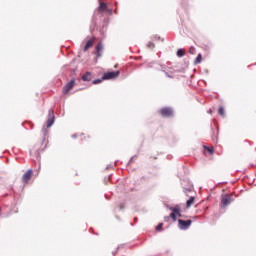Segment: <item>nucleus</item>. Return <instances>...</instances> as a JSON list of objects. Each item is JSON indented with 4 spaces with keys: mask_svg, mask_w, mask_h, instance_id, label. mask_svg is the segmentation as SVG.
<instances>
[{
    "mask_svg": "<svg viewBox=\"0 0 256 256\" xmlns=\"http://www.w3.org/2000/svg\"><path fill=\"white\" fill-rule=\"evenodd\" d=\"M43 137L40 142L37 144V149L39 151H45L47 149V145H49V135L47 134V129L42 130Z\"/></svg>",
    "mask_w": 256,
    "mask_h": 256,
    "instance_id": "f257e3e1",
    "label": "nucleus"
},
{
    "mask_svg": "<svg viewBox=\"0 0 256 256\" xmlns=\"http://www.w3.org/2000/svg\"><path fill=\"white\" fill-rule=\"evenodd\" d=\"M191 223H193L192 220L178 219V227L179 229H182V230L189 229V227H191Z\"/></svg>",
    "mask_w": 256,
    "mask_h": 256,
    "instance_id": "f03ea898",
    "label": "nucleus"
},
{
    "mask_svg": "<svg viewBox=\"0 0 256 256\" xmlns=\"http://www.w3.org/2000/svg\"><path fill=\"white\" fill-rule=\"evenodd\" d=\"M158 113L162 116V117H173V109L169 108V107H165V108H161Z\"/></svg>",
    "mask_w": 256,
    "mask_h": 256,
    "instance_id": "7ed1b4c3",
    "label": "nucleus"
},
{
    "mask_svg": "<svg viewBox=\"0 0 256 256\" xmlns=\"http://www.w3.org/2000/svg\"><path fill=\"white\" fill-rule=\"evenodd\" d=\"M233 201V196L231 195H223L221 199V207H227Z\"/></svg>",
    "mask_w": 256,
    "mask_h": 256,
    "instance_id": "20e7f679",
    "label": "nucleus"
},
{
    "mask_svg": "<svg viewBox=\"0 0 256 256\" xmlns=\"http://www.w3.org/2000/svg\"><path fill=\"white\" fill-rule=\"evenodd\" d=\"M33 177V169H29L28 171H26V173H24V175L22 176V182L23 183H29V181H31V178Z\"/></svg>",
    "mask_w": 256,
    "mask_h": 256,
    "instance_id": "39448f33",
    "label": "nucleus"
},
{
    "mask_svg": "<svg viewBox=\"0 0 256 256\" xmlns=\"http://www.w3.org/2000/svg\"><path fill=\"white\" fill-rule=\"evenodd\" d=\"M73 87H75V79H72L70 82H68L64 88H63V94L67 95V93H69V91H71V89H73Z\"/></svg>",
    "mask_w": 256,
    "mask_h": 256,
    "instance_id": "423d86ee",
    "label": "nucleus"
},
{
    "mask_svg": "<svg viewBox=\"0 0 256 256\" xmlns=\"http://www.w3.org/2000/svg\"><path fill=\"white\" fill-rule=\"evenodd\" d=\"M116 77H119V71L107 72L102 76V79L105 81L107 79H115Z\"/></svg>",
    "mask_w": 256,
    "mask_h": 256,
    "instance_id": "0eeeda50",
    "label": "nucleus"
},
{
    "mask_svg": "<svg viewBox=\"0 0 256 256\" xmlns=\"http://www.w3.org/2000/svg\"><path fill=\"white\" fill-rule=\"evenodd\" d=\"M55 123V116L53 110H49V119L46 122V127L49 129Z\"/></svg>",
    "mask_w": 256,
    "mask_h": 256,
    "instance_id": "6e6552de",
    "label": "nucleus"
},
{
    "mask_svg": "<svg viewBox=\"0 0 256 256\" xmlns=\"http://www.w3.org/2000/svg\"><path fill=\"white\" fill-rule=\"evenodd\" d=\"M170 211H172V213L176 214L178 217H181V206L176 205L174 207H170Z\"/></svg>",
    "mask_w": 256,
    "mask_h": 256,
    "instance_id": "1a4fd4ad",
    "label": "nucleus"
},
{
    "mask_svg": "<svg viewBox=\"0 0 256 256\" xmlns=\"http://www.w3.org/2000/svg\"><path fill=\"white\" fill-rule=\"evenodd\" d=\"M96 49V57H101V51H103V43L99 42L95 47Z\"/></svg>",
    "mask_w": 256,
    "mask_h": 256,
    "instance_id": "9d476101",
    "label": "nucleus"
},
{
    "mask_svg": "<svg viewBox=\"0 0 256 256\" xmlns=\"http://www.w3.org/2000/svg\"><path fill=\"white\" fill-rule=\"evenodd\" d=\"M95 43V39H90L86 42V45L84 46V51H89L90 47H93Z\"/></svg>",
    "mask_w": 256,
    "mask_h": 256,
    "instance_id": "9b49d317",
    "label": "nucleus"
},
{
    "mask_svg": "<svg viewBox=\"0 0 256 256\" xmlns=\"http://www.w3.org/2000/svg\"><path fill=\"white\" fill-rule=\"evenodd\" d=\"M91 79H93V76H92L91 72H86L82 76V81H91Z\"/></svg>",
    "mask_w": 256,
    "mask_h": 256,
    "instance_id": "f8f14e48",
    "label": "nucleus"
},
{
    "mask_svg": "<svg viewBox=\"0 0 256 256\" xmlns=\"http://www.w3.org/2000/svg\"><path fill=\"white\" fill-rule=\"evenodd\" d=\"M204 147V155H207V153H209V155H213V153H215V150L213 149V147H207V146H203Z\"/></svg>",
    "mask_w": 256,
    "mask_h": 256,
    "instance_id": "ddd939ff",
    "label": "nucleus"
},
{
    "mask_svg": "<svg viewBox=\"0 0 256 256\" xmlns=\"http://www.w3.org/2000/svg\"><path fill=\"white\" fill-rule=\"evenodd\" d=\"M192 205H195V197H190L189 200L186 202V207L189 209Z\"/></svg>",
    "mask_w": 256,
    "mask_h": 256,
    "instance_id": "4468645a",
    "label": "nucleus"
},
{
    "mask_svg": "<svg viewBox=\"0 0 256 256\" xmlns=\"http://www.w3.org/2000/svg\"><path fill=\"white\" fill-rule=\"evenodd\" d=\"M98 9L99 11H107V4L105 2H101Z\"/></svg>",
    "mask_w": 256,
    "mask_h": 256,
    "instance_id": "2eb2a0df",
    "label": "nucleus"
},
{
    "mask_svg": "<svg viewBox=\"0 0 256 256\" xmlns=\"http://www.w3.org/2000/svg\"><path fill=\"white\" fill-rule=\"evenodd\" d=\"M201 61H203V56L201 54H198L194 63H195V65H199V63H201Z\"/></svg>",
    "mask_w": 256,
    "mask_h": 256,
    "instance_id": "dca6fc26",
    "label": "nucleus"
},
{
    "mask_svg": "<svg viewBox=\"0 0 256 256\" xmlns=\"http://www.w3.org/2000/svg\"><path fill=\"white\" fill-rule=\"evenodd\" d=\"M177 57H185V50L178 49L177 51Z\"/></svg>",
    "mask_w": 256,
    "mask_h": 256,
    "instance_id": "f3484780",
    "label": "nucleus"
},
{
    "mask_svg": "<svg viewBox=\"0 0 256 256\" xmlns=\"http://www.w3.org/2000/svg\"><path fill=\"white\" fill-rule=\"evenodd\" d=\"M218 114H219L221 117H225V108L219 107V109H218Z\"/></svg>",
    "mask_w": 256,
    "mask_h": 256,
    "instance_id": "a211bd4d",
    "label": "nucleus"
},
{
    "mask_svg": "<svg viewBox=\"0 0 256 256\" xmlns=\"http://www.w3.org/2000/svg\"><path fill=\"white\" fill-rule=\"evenodd\" d=\"M170 219H173V221H177V214H174V212H172L170 214Z\"/></svg>",
    "mask_w": 256,
    "mask_h": 256,
    "instance_id": "6ab92c4d",
    "label": "nucleus"
},
{
    "mask_svg": "<svg viewBox=\"0 0 256 256\" xmlns=\"http://www.w3.org/2000/svg\"><path fill=\"white\" fill-rule=\"evenodd\" d=\"M161 229H163V223H159V224L156 226V231H161Z\"/></svg>",
    "mask_w": 256,
    "mask_h": 256,
    "instance_id": "aec40b11",
    "label": "nucleus"
},
{
    "mask_svg": "<svg viewBox=\"0 0 256 256\" xmlns=\"http://www.w3.org/2000/svg\"><path fill=\"white\" fill-rule=\"evenodd\" d=\"M189 53H191V55H195V47H191L189 49Z\"/></svg>",
    "mask_w": 256,
    "mask_h": 256,
    "instance_id": "412c9836",
    "label": "nucleus"
},
{
    "mask_svg": "<svg viewBox=\"0 0 256 256\" xmlns=\"http://www.w3.org/2000/svg\"><path fill=\"white\" fill-rule=\"evenodd\" d=\"M101 79H96L93 81V85H98V83H101Z\"/></svg>",
    "mask_w": 256,
    "mask_h": 256,
    "instance_id": "4be33fe9",
    "label": "nucleus"
},
{
    "mask_svg": "<svg viewBox=\"0 0 256 256\" xmlns=\"http://www.w3.org/2000/svg\"><path fill=\"white\" fill-rule=\"evenodd\" d=\"M171 219V217L170 216H166V217H164V221H169Z\"/></svg>",
    "mask_w": 256,
    "mask_h": 256,
    "instance_id": "5701e85b",
    "label": "nucleus"
}]
</instances>
